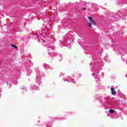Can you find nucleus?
<instances>
[{
	"label": "nucleus",
	"instance_id": "obj_1",
	"mask_svg": "<svg viewBox=\"0 0 127 127\" xmlns=\"http://www.w3.org/2000/svg\"><path fill=\"white\" fill-rule=\"evenodd\" d=\"M88 18L89 19L88 21V25L89 27H94V26H96V22L94 21L93 19V18L91 17H88Z\"/></svg>",
	"mask_w": 127,
	"mask_h": 127
},
{
	"label": "nucleus",
	"instance_id": "obj_2",
	"mask_svg": "<svg viewBox=\"0 0 127 127\" xmlns=\"http://www.w3.org/2000/svg\"><path fill=\"white\" fill-rule=\"evenodd\" d=\"M111 93L112 95H115L117 94V92H116V90H115V88L112 87L111 88Z\"/></svg>",
	"mask_w": 127,
	"mask_h": 127
},
{
	"label": "nucleus",
	"instance_id": "obj_3",
	"mask_svg": "<svg viewBox=\"0 0 127 127\" xmlns=\"http://www.w3.org/2000/svg\"><path fill=\"white\" fill-rule=\"evenodd\" d=\"M109 113H110V114H114V113H115V111L113 110H110Z\"/></svg>",
	"mask_w": 127,
	"mask_h": 127
},
{
	"label": "nucleus",
	"instance_id": "obj_4",
	"mask_svg": "<svg viewBox=\"0 0 127 127\" xmlns=\"http://www.w3.org/2000/svg\"><path fill=\"white\" fill-rule=\"evenodd\" d=\"M10 46H12V47H15V46H14V45H12V44H11Z\"/></svg>",
	"mask_w": 127,
	"mask_h": 127
},
{
	"label": "nucleus",
	"instance_id": "obj_5",
	"mask_svg": "<svg viewBox=\"0 0 127 127\" xmlns=\"http://www.w3.org/2000/svg\"><path fill=\"white\" fill-rule=\"evenodd\" d=\"M82 9H83V10H85V9H86V8H85V7H83V8H82Z\"/></svg>",
	"mask_w": 127,
	"mask_h": 127
},
{
	"label": "nucleus",
	"instance_id": "obj_6",
	"mask_svg": "<svg viewBox=\"0 0 127 127\" xmlns=\"http://www.w3.org/2000/svg\"><path fill=\"white\" fill-rule=\"evenodd\" d=\"M14 48H17V47L15 46V47H14Z\"/></svg>",
	"mask_w": 127,
	"mask_h": 127
}]
</instances>
